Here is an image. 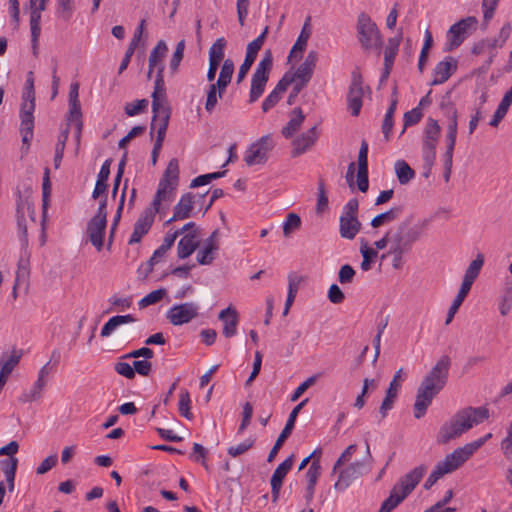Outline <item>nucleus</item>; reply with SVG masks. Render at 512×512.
I'll return each mask as SVG.
<instances>
[{"label": "nucleus", "instance_id": "obj_44", "mask_svg": "<svg viewBox=\"0 0 512 512\" xmlns=\"http://www.w3.org/2000/svg\"><path fill=\"white\" fill-rule=\"evenodd\" d=\"M285 81H280L277 83L276 87L273 91L265 98L262 103L263 112H268L271 108H273L281 99V93L286 91Z\"/></svg>", "mask_w": 512, "mask_h": 512}, {"label": "nucleus", "instance_id": "obj_60", "mask_svg": "<svg viewBox=\"0 0 512 512\" xmlns=\"http://www.w3.org/2000/svg\"><path fill=\"white\" fill-rule=\"evenodd\" d=\"M453 495H454L453 490L449 489L446 492L443 499L438 501L436 504H434L433 506H431L429 509L425 510L424 512H455L456 511L455 508H452V507L444 508V506L451 501V499L453 498Z\"/></svg>", "mask_w": 512, "mask_h": 512}, {"label": "nucleus", "instance_id": "obj_26", "mask_svg": "<svg viewBox=\"0 0 512 512\" xmlns=\"http://www.w3.org/2000/svg\"><path fill=\"white\" fill-rule=\"evenodd\" d=\"M218 319L224 323L222 331L223 335L226 338L233 337L237 332V326L239 323V314L237 310L230 305L220 311Z\"/></svg>", "mask_w": 512, "mask_h": 512}, {"label": "nucleus", "instance_id": "obj_63", "mask_svg": "<svg viewBox=\"0 0 512 512\" xmlns=\"http://www.w3.org/2000/svg\"><path fill=\"white\" fill-rule=\"evenodd\" d=\"M441 132V127L437 120L429 118L424 129L423 138L430 140H438Z\"/></svg>", "mask_w": 512, "mask_h": 512}, {"label": "nucleus", "instance_id": "obj_8", "mask_svg": "<svg viewBox=\"0 0 512 512\" xmlns=\"http://www.w3.org/2000/svg\"><path fill=\"white\" fill-rule=\"evenodd\" d=\"M372 455L369 444H366V458L364 460H356L345 468H340L337 472L338 479L334 483V489L339 492L345 491L354 480L368 473L372 466Z\"/></svg>", "mask_w": 512, "mask_h": 512}, {"label": "nucleus", "instance_id": "obj_7", "mask_svg": "<svg viewBox=\"0 0 512 512\" xmlns=\"http://www.w3.org/2000/svg\"><path fill=\"white\" fill-rule=\"evenodd\" d=\"M441 109L447 117V133H446V151L444 153V173L445 182H449L452 173L453 153L456 144L458 131V112L453 103L442 104Z\"/></svg>", "mask_w": 512, "mask_h": 512}, {"label": "nucleus", "instance_id": "obj_5", "mask_svg": "<svg viewBox=\"0 0 512 512\" xmlns=\"http://www.w3.org/2000/svg\"><path fill=\"white\" fill-rule=\"evenodd\" d=\"M356 36L365 52H373L380 56L383 47L382 34L376 23L365 12H361L357 17Z\"/></svg>", "mask_w": 512, "mask_h": 512}, {"label": "nucleus", "instance_id": "obj_57", "mask_svg": "<svg viewBox=\"0 0 512 512\" xmlns=\"http://www.w3.org/2000/svg\"><path fill=\"white\" fill-rule=\"evenodd\" d=\"M167 51H168V48H167L165 41H163V40L158 41V43L156 44V46L152 49V51L150 53L148 64L160 63L164 59Z\"/></svg>", "mask_w": 512, "mask_h": 512}, {"label": "nucleus", "instance_id": "obj_15", "mask_svg": "<svg viewBox=\"0 0 512 512\" xmlns=\"http://www.w3.org/2000/svg\"><path fill=\"white\" fill-rule=\"evenodd\" d=\"M25 211H27L32 220H34V208L32 201L27 198H22L20 194H18L17 202H16V215H17V226L18 232L20 235V239L22 244L28 245V233H27V225L25 219Z\"/></svg>", "mask_w": 512, "mask_h": 512}, {"label": "nucleus", "instance_id": "obj_55", "mask_svg": "<svg viewBox=\"0 0 512 512\" xmlns=\"http://www.w3.org/2000/svg\"><path fill=\"white\" fill-rule=\"evenodd\" d=\"M30 12V30H31V39L33 43L38 41V38L41 33V13L40 11L33 9L29 10Z\"/></svg>", "mask_w": 512, "mask_h": 512}, {"label": "nucleus", "instance_id": "obj_17", "mask_svg": "<svg viewBox=\"0 0 512 512\" xmlns=\"http://www.w3.org/2000/svg\"><path fill=\"white\" fill-rule=\"evenodd\" d=\"M313 67L314 66H298V68L294 70V66H291V69L284 74L280 81L286 80V88H288L289 85L294 84L295 92L300 93V91L310 81L313 74Z\"/></svg>", "mask_w": 512, "mask_h": 512}, {"label": "nucleus", "instance_id": "obj_46", "mask_svg": "<svg viewBox=\"0 0 512 512\" xmlns=\"http://www.w3.org/2000/svg\"><path fill=\"white\" fill-rule=\"evenodd\" d=\"M470 289L461 285L460 290L458 291V294L454 298L445 320V324L448 325L452 322L455 314L459 310V307L462 305L463 301L465 300L466 296L468 295Z\"/></svg>", "mask_w": 512, "mask_h": 512}, {"label": "nucleus", "instance_id": "obj_34", "mask_svg": "<svg viewBox=\"0 0 512 512\" xmlns=\"http://www.w3.org/2000/svg\"><path fill=\"white\" fill-rule=\"evenodd\" d=\"M306 25H304L300 35L298 36L296 42L292 46V49L288 56V62L289 64L291 61H300L303 57V52L307 46V41L310 37V32L306 31Z\"/></svg>", "mask_w": 512, "mask_h": 512}, {"label": "nucleus", "instance_id": "obj_3", "mask_svg": "<svg viewBox=\"0 0 512 512\" xmlns=\"http://www.w3.org/2000/svg\"><path fill=\"white\" fill-rule=\"evenodd\" d=\"M488 418L489 410L486 407H466L461 409L440 427L437 442L439 444H447L452 439L458 438L470 430L474 425H478Z\"/></svg>", "mask_w": 512, "mask_h": 512}, {"label": "nucleus", "instance_id": "obj_11", "mask_svg": "<svg viewBox=\"0 0 512 512\" xmlns=\"http://www.w3.org/2000/svg\"><path fill=\"white\" fill-rule=\"evenodd\" d=\"M274 148V142L270 135L262 136L252 143L247 149L244 161L247 166L264 164L268 159V153Z\"/></svg>", "mask_w": 512, "mask_h": 512}, {"label": "nucleus", "instance_id": "obj_29", "mask_svg": "<svg viewBox=\"0 0 512 512\" xmlns=\"http://www.w3.org/2000/svg\"><path fill=\"white\" fill-rule=\"evenodd\" d=\"M362 224L358 217L340 216L339 233L344 239L352 240L361 230Z\"/></svg>", "mask_w": 512, "mask_h": 512}, {"label": "nucleus", "instance_id": "obj_49", "mask_svg": "<svg viewBox=\"0 0 512 512\" xmlns=\"http://www.w3.org/2000/svg\"><path fill=\"white\" fill-rule=\"evenodd\" d=\"M512 104V97L507 94L504 95L500 104L498 105L489 125L492 127H497L501 120L505 117L508 112L510 105Z\"/></svg>", "mask_w": 512, "mask_h": 512}, {"label": "nucleus", "instance_id": "obj_24", "mask_svg": "<svg viewBox=\"0 0 512 512\" xmlns=\"http://www.w3.org/2000/svg\"><path fill=\"white\" fill-rule=\"evenodd\" d=\"M195 195L188 192L181 196L179 202L174 206L173 216L166 221L165 224H170L174 221L184 220L191 216L193 205L195 203Z\"/></svg>", "mask_w": 512, "mask_h": 512}, {"label": "nucleus", "instance_id": "obj_58", "mask_svg": "<svg viewBox=\"0 0 512 512\" xmlns=\"http://www.w3.org/2000/svg\"><path fill=\"white\" fill-rule=\"evenodd\" d=\"M167 290L165 288H160L157 290H154L150 293H148L145 297H143L139 301V306L141 308H145L149 305L155 304L163 299V297L166 295Z\"/></svg>", "mask_w": 512, "mask_h": 512}, {"label": "nucleus", "instance_id": "obj_35", "mask_svg": "<svg viewBox=\"0 0 512 512\" xmlns=\"http://www.w3.org/2000/svg\"><path fill=\"white\" fill-rule=\"evenodd\" d=\"M397 104H398L397 87H394L392 96H391V103L386 111V114L384 116V120L382 123V132H383L386 140H389V136H390L391 130L393 128V124H394L393 117H394V113L397 108Z\"/></svg>", "mask_w": 512, "mask_h": 512}, {"label": "nucleus", "instance_id": "obj_9", "mask_svg": "<svg viewBox=\"0 0 512 512\" xmlns=\"http://www.w3.org/2000/svg\"><path fill=\"white\" fill-rule=\"evenodd\" d=\"M478 20L474 16L462 18L446 32V41L443 45V52H451L458 47L477 29Z\"/></svg>", "mask_w": 512, "mask_h": 512}, {"label": "nucleus", "instance_id": "obj_23", "mask_svg": "<svg viewBox=\"0 0 512 512\" xmlns=\"http://www.w3.org/2000/svg\"><path fill=\"white\" fill-rule=\"evenodd\" d=\"M318 139L317 126L311 127L307 132L296 137L293 142L292 157H298L310 149Z\"/></svg>", "mask_w": 512, "mask_h": 512}, {"label": "nucleus", "instance_id": "obj_4", "mask_svg": "<svg viewBox=\"0 0 512 512\" xmlns=\"http://www.w3.org/2000/svg\"><path fill=\"white\" fill-rule=\"evenodd\" d=\"M488 418L489 410L486 407H466L461 409L440 427L437 442L439 444H447L452 439L458 438L470 430L474 425H478Z\"/></svg>", "mask_w": 512, "mask_h": 512}, {"label": "nucleus", "instance_id": "obj_36", "mask_svg": "<svg viewBox=\"0 0 512 512\" xmlns=\"http://www.w3.org/2000/svg\"><path fill=\"white\" fill-rule=\"evenodd\" d=\"M402 213H403L402 206H394V207L390 208L389 210L373 217L370 224L373 228H379L384 224H388V223H391V222L397 220L401 216Z\"/></svg>", "mask_w": 512, "mask_h": 512}, {"label": "nucleus", "instance_id": "obj_64", "mask_svg": "<svg viewBox=\"0 0 512 512\" xmlns=\"http://www.w3.org/2000/svg\"><path fill=\"white\" fill-rule=\"evenodd\" d=\"M218 250V247H213L211 244H205L202 251L197 254V261L201 265H209L214 260V252Z\"/></svg>", "mask_w": 512, "mask_h": 512}, {"label": "nucleus", "instance_id": "obj_54", "mask_svg": "<svg viewBox=\"0 0 512 512\" xmlns=\"http://www.w3.org/2000/svg\"><path fill=\"white\" fill-rule=\"evenodd\" d=\"M68 135H69V127H67L65 130H63L58 137V142L55 147V155H54L55 169H58L61 165V161L63 158L64 149H65L66 141L68 139Z\"/></svg>", "mask_w": 512, "mask_h": 512}, {"label": "nucleus", "instance_id": "obj_43", "mask_svg": "<svg viewBox=\"0 0 512 512\" xmlns=\"http://www.w3.org/2000/svg\"><path fill=\"white\" fill-rule=\"evenodd\" d=\"M394 167L401 185L408 184L415 177V171L404 160L396 161Z\"/></svg>", "mask_w": 512, "mask_h": 512}, {"label": "nucleus", "instance_id": "obj_18", "mask_svg": "<svg viewBox=\"0 0 512 512\" xmlns=\"http://www.w3.org/2000/svg\"><path fill=\"white\" fill-rule=\"evenodd\" d=\"M35 102H22L20 109V133L24 144L30 143L33 138Z\"/></svg>", "mask_w": 512, "mask_h": 512}, {"label": "nucleus", "instance_id": "obj_61", "mask_svg": "<svg viewBox=\"0 0 512 512\" xmlns=\"http://www.w3.org/2000/svg\"><path fill=\"white\" fill-rule=\"evenodd\" d=\"M422 117L423 113L420 107H416L410 111L405 112L403 117L404 127L401 131V134L404 133L407 127L417 124Z\"/></svg>", "mask_w": 512, "mask_h": 512}, {"label": "nucleus", "instance_id": "obj_62", "mask_svg": "<svg viewBox=\"0 0 512 512\" xmlns=\"http://www.w3.org/2000/svg\"><path fill=\"white\" fill-rule=\"evenodd\" d=\"M320 475H321L320 462H319V460H313L306 472V475H305L306 479H307V485L316 486Z\"/></svg>", "mask_w": 512, "mask_h": 512}, {"label": "nucleus", "instance_id": "obj_37", "mask_svg": "<svg viewBox=\"0 0 512 512\" xmlns=\"http://www.w3.org/2000/svg\"><path fill=\"white\" fill-rule=\"evenodd\" d=\"M136 319L132 314L116 315L111 317L102 327L100 335L106 338L112 334V332L120 325L135 322Z\"/></svg>", "mask_w": 512, "mask_h": 512}, {"label": "nucleus", "instance_id": "obj_12", "mask_svg": "<svg viewBox=\"0 0 512 512\" xmlns=\"http://www.w3.org/2000/svg\"><path fill=\"white\" fill-rule=\"evenodd\" d=\"M160 205H155L152 200L151 205L147 207L139 216L134 224L133 232L128 241L130 245L139 243L152 227L155 215L159 212Z\"/></svg>", "mask_w": 512, "mask_h": 512}, {"label": "nucleus", "instance_id": "obj_42", "mask_svg": "<svg viewBox=\"0 0 512 512\" xmlns=\"http://www.w3.org/2000/svg\"><path fill=\"white\" fill-rule=\"evenodd\" d=\"M51 181H50V169L46 167L43 173V181H42V215L43 220L46 218L47 210L50 204V196H51Z\"/></svg>", "mask_w": 512, "mask_h": 512}, {"label": "nucleus", "instance_id": "obj_13", "mask_svg": "<svg viewBox=\"0 0 512 512\" xmlns=\"http://www.w3.org/2000/svg\"><path fill=\"white\" fill-rule=\"evenodd\" d=\"M364 89L362 75L358 69H355L351 75V83L347 94V106L352 116H358L361 111Z\"/></svg>", "mask_w": 512, "mask_h": 512}, {"label": "nucleus", "instance_id": "obj_22", "mask_svg": "<svg viewBox=\"0 0 512 512\" xmlns=\"http://www.w3.org/2000/svg\"><path fill=\"white\" fill-rule=\"evenodd\" d=\"M272 66H258L252 76L249 102L257 101L263 94Z\"/></svg>", "mask_w": 512, "mask_h": 512}, {"label": "nucleus", "instance_id": "obj_20", "mask_svg": "<svg viewBox=\"0 0 512 512\" xmlns=\"http://www.w3.org/2000/svg\"><path fill=\"white\" fill-rule=\"evenodd\" d=\"M106 227L107 219L92 217L87 223L88 239L97 251H101L103 248Z\"/></svg>", "mask_w": 512, "mask_h": 512}, {"label": "nucleus", "instance_id": "obj_41", "mask_svg": "<svg viewBox=\"0 0 512 512\" xmlns=\"http://www.w3.org/2000/svg\"><path fill=\"white\" fill-rule=\"evenodd\" d=\"M402 41V32L395 37L389 38L388 42L383 50L384 64H393L397 55L399 45Z\"/></svg>", "mask_w": 512, "mask_h": 512}, {"label": "nucleus", "instance_id": "obj_52", "mask_svg": "<svg viewBox=\"0 0 512 512\" xmlns=\"http://www.w3.org/2000/svg\"><path fill=\"white\" fill-rule=\"evenodd\" d=\"M191 399L187 389H182L179 394L178 411L180 415L188 420L193 419L190 411Z\"/></svg>", "mask_w": 512, "mask_h": 512}, {"label": "nucleus", "instance_id": "obj_28", "mask_svg": "<svg viewBox=\"0 0 512 512\" xmlns=\"http://www.w3.org/2000/svg\"><path fill=\"white\" fill-rule=\"evenodd\" d=\"M464 462H466L465 457H463L457 448L452 453L447 454L444 460L438 462L435 469L440 471L444 476L445 474L457 470Z\"/></svg>", "mask_w": 512, "mask_h": 512}, {"label": "nucleus", "instance_id": "obj_45", "mask_svg": "<svg viewBox=\"0 0 512 512\" xmlns=\"http://www.w3.org/2000/svg\"><path fill=\"white\" fill-rule=\"evenodd\" d=\"M18 465V459L15 457L7 458L1 461V466L4 470V474L8 483L10 491L14 489V480Z\"/></svg>", "mask_w": 512, "mask_h": 512}, {"label": "nucleus", "instance_id": "obj_19", "mask_svg": "<svg viewBox=\"0 0 512 512\" xmlns=\"http://www.w3.org/2000/svg\"><path fill=\"white\" fill-rule=\"evenodd\" d=\"M426 471L427 467L425 465H419L409 471L407 474L400 477L394 486L403 494H405L406 497H408V495L411 494L415 487L419 484Z\"/></svg>", "mask_w": 512, "mask_h": 512}, {"label": "nucleus", "instance_id": "obj_59", "mask_svg": "<svg viewBox=\"0 0 512 512\" xmlns=\"http://www.w3.org/2000/svg\"><path fill=\"white\" fill-rule=\"evenodd\" d=\"M360 252L363 257L361 262V269L363 271H368L371 269V263L373 262L374 258L377 257V251L373 248L367 247V244L364 243L360 248Z\"/></svg>", "mask_w": 512, "mask_h": 512}, {"label": "nucleus", "instance_id": "obj_2", "mask_svg": "<svg viewBox=\"0 0 512 512\" xmlns=\"http://www.w3.org/2000/svg\"><path fill=\"white\" fill-rule=\"evenodd\" d=\"M155 67H157L158 69L154 83V91L152 93L153 117L151 121L150 134L152 135L153 130L157 129V137L154 142L153 150L160 151L168 128L171 109L168 105L164 103L166 97L165 83L163 78L165 66H149L148 77H151V74Z\"/></svg>", "mask_w": 512, "mask_h": 512}, {"label": "nucleus", "instance_id": "obj_30", "mask_svg": "<svg viewBox=\"0 0 512 512\" xmlns=\"http://www.w3.org/2000/svg\"><path fill=\"white\" fill-rule=\"evenodd\" d=\"M198 230H193L186 233L179 241L177 247V255L180 259L189 257L198 247L197 237Z\"/></svg>", "mask_w": 512, "mask_h": 512}, {"label": "nucleus", "instance_id": "obj_53", "mask_svg": "<svg viewBox=\"0 0 512 512\" xmlns=\"http://www.w3.org/2000/svg\"><path fill=\"white\" fill-rule=\"evenodd\" d=\"M457 66H437L430 85H439L447 81L455 73Z\"/></svg>", "mask_w": 512, "mask_h": 512}, {"label": "nucleus", "instance_id": "obj_50", "mask_svg": "<svg viewBox=\"0 0 512 512\" xmlns=\"http://www.w3.org/2000/svg\"><path fill=\"white\" fill-rule=\"evenodd\" d=\"M22 357V351L13 350L12 354L7 358H2L0 362V372L9 376L14 368L18 365Z\"/></svg>", "mask_w": 512, "mask_h": 512}, {"label": "nucleus", "instance_id": "obj_47", "mask_svg": "<svg viewBox=\"0 0 512 512\" xmlns=\"http://www.w3.org/2000/svg\"><path fill=\"white\" fill-rule=\"evenodd\" d=\"M226 40L223 37L218 38L209 49V64H220L224 58V49Z\"/></svg>", "mask_w": 512, "mask_h": 512}, {"label": "nucleus", "instance_id": "obj_6", "mask_svg": "<svg viewBox=\"0 0 512 512\" xmlns=\"http://www.w3.org/2000/svg\"><path fill=\"white\" fill-rule=\"evenodd\" d=\"M388 231L391 239L389 250H398V252L404 251L409 253L422 235V227L412 225L408 220L400 222Z\"/></svg>", "mask_w": 512, "mask_h": 512}, {"label": "nucleus", "instance_id": "obj_32", "mask_svg": "<svg viewBox=\"0 0 512 512\" xmlns=\"http://www.w3.org/2000/svg\"><path fill=\"white\" fill-rule=\"evenodd\" d=\"M305 120V115L300 107H296L291 112V118L288 123L282 128V135L285 138L292 137L301 127Z\"/></svg>", "mask_w": 512, "mask_h": 512}, {"label": "nucleus", "instance_id": "obj_48", "mask_svg": "<svg viewBox=\"0 0 512 512\" xmlns=\"http://www.w3.org/2000/svg\"><path fill=\"white\" fill-rule=\"evenodd\" d=\"M29 276V253L25 251L18 260L16 282L13 288L14 297H16V286L20 280H26Z\"/></svg>", "mask_w": 512, "mask_h": 512}, {"label": "nucleus", "instance_id": "obj_33", "mask_svg": "<svg viewBox=\"0 0 512 512\" xmlns=\"http://www.w3.org/2000/svg\"><path fill=\"white\" fill-rule=\"evenodd\" d=\"M483 264L484 257L482 254H478L477 257L469 264L468 268L466 269L461 285L471 289L474 281L480 274Z\"/></svg>", "mask_w": 512, "mask_h": 512}, {"label": "nucleus", "instance_id": "obj_25", "mask_svg": "<svg viewBox=\"0 0 512 512\" xmlns=\"http://www.w3.org/2000/svg\"><path fill=\"white\" fill-rule=\"evenodd\" d=\"M471 53L476 56H484V64H491L495 61L498 53V40L483 39L473 45Z\"/></svg>", "mask_w": 512, "mask_h": 512}, {"label": "nucleus", "instance_id": "obj_14", "mask_svg": "<svg viewBox=\"0 0 512 512\" xmlns=\"http://www.w3.org/2000/svg\"><path fill=\"white\" fill-rule=\"evenodd\" d=\"M199 306L194 302H186L172 306L166 314V318L174 326L189 323L198 316Z\"/></svg>", "mask_w": 512, "mask_h": 512}, {"label": "nucleus", "instance_id": "obj_10", "mask_svg": "<svg viewBox=\"0 0 512 512\" xmlns=\"http://www.w3.org/2000/svg\"><path fill=\"white\" fill-rule=\"evenodd\" d=\"M179 183V163L176 158H172L159 181L158 189L153 198L155 205H161L162 201L170 200L174 190Z\"/></svg>", "mask_w": 512, "mask_h": 512}, {"label": "nucleus", "instance_id": "obj_21", "mask_svg": "<svg viewBox=\"0 0 512 512\" xmlns=\"http://www.w3.org/2000/svg\"><path fill=\"white\" fill-rule=\"evenodd\" d=\"M294 462V455L287 457L282 463H280L272 474L270 484L272 501L276 502L279 498V493L283 484V480L291 470Z\"/></svg>", "mask_w": 512, "mask_h": 512}, {"label": "nucleus", "instance_id": "obj_1", "mask_svg": "<svg viewBox=\"0 0 512 512\" xmlns=\"http://www.w3.org/2000/svg\"><path fill=\"white\" fill-rule=\"evenodd\" d=\"M451 367V358L442 355L418 387L414 403V417L422 418L434 397L446 386Z\"/></svg>", "mask_w": 512, "mask_h": 512}, {"label": "nucleus", "instance_id": "obj_16", "mask_svg": "<svg viewBox=\"0 0 512 512\" xmlns=\"http://www.w3.org/2000/svg\"><path fill=\"white\" fill-rule=\"evenodd\" d=\"M307 402H308V399H304L303 401H301L298 405H296L292 409V411L288 417V420L285 424V427L283 428V430L280 433V435L278 436L274 446L272 447V449L269 452V455L267 458L268 462H272L275 459V457L278 454L279 450L281 449L282 445L284 444L286 439L291 435L292 430L295 426L296 418H297L300 410L306 405Z\"/></svg>", "mask_w": 512, "mask_h": 512}, {"label": "nucleus", "instance_id": "obj_31", "mask_svg": "<svg viewBox=\"0 0 512 512\" xmlns=\"http://www.w3.org/2000/svg\"><path fill=\"white\" fill-rule=\"evenodd\" d=\"M438 140H430L423 138L422 141V158L424 162L425 177H428L436 159V146Z\"/></svg>", "mask_w": 512, "mask_h": 512}, {"label": "nucleus", "instance_id": "obj_56", "mask_svg": "<svg viewBox=\"0 0 512 512\" xmlns=\"http://www.w3.org/2000/svg\"><path fill=\"white\" fill-rule=\"evenodd\" d=\"M234 72V66H221V71L216 82V87L219 90V95L225 90L228 84L231 82V78Z\"/></svg>", "mask_w": 512, "mask_h": 512}, {"label": "nucleus", "instance_id": "obj_40", "mask_svg": "<svg viewBox=\"0 0 512 512\" xmlns=\"http://www.w3.org/2000/svg\"><path fill=\"white\" fill-rule=\"evenodd\" d=\"M145 24H146V20L145 19H142L138 25V27L136 28L135 32H134V35L130 41V44L126 50V53L121 61L120 64H129L130 61H131V56L134 54V51L135 49L137 48L140 40H141V37H142V34H143V31H144V28H145Z\"/></svg>", "mask_w": 512, "mask_h": 512}, {"label": "nucleus", "instance_id": "obj_27", "mask_svg": "<svg viewBox=\"0 0 512 512\" xmlns=\"http://www.w3.org/2000/svg\"><path fill=\"white\" fill-rule=\"evenodd\" d=\"M403 369L400 368L394 375L392 381L389 384V387L386 391V396L380 406L379 412L382 416V418H385L387 416V412L392 409L394 400L397 397L398 390L400 388V384L398 383L399 379L401 378Z\"/></svg>", "mask_w": 512, "mask_h": 512}, {"label": "nucleus", "instance_id": "obj_51", "mask_svg": "<svg viewBox=\"0 0 512 512\" xmlns=\"http://www.w3.org/2000/svg\"><path fill=\"white\" fill-rule=\"evenodd\" d=\"M45 385V380L37 379L31 390L22 393V395L19 397V401L26 403L38 400L42 395V391Z\"/></svg>", "mask_w": 512, "mask_h": 512}, {"label": "nucleus", "instance_id": "obj_38", "mask_svg": "<svg viewBox=\"0 0 512 512\" xmlns=\"http://www.w3.org/2000/svg\"><path fill=\"white\" fill-rule=\"evenodd\" d=\"M268 33V27L264 29V31L253 41H251L247 46L246 56L244 62L242 64H253L256 60L257 54L261 49L264 40L266 38V34Z\"/></svg>", "mask_w": 512, "mask_h": 512}, {"label": "nucleus", "instance_id": "obj_39", "mask_svg": "<svg viewBox=\"0 0 512 512\" xmlns=\"http://www.w3.org/2000/svg\"><path fill=\"white\" fill-rule=\"evenodd\" d=\"M407 497L395 486L390 491L389 496L383 501L379 512H392Z\"/></svg>", "mask_w": 512, "mask_h": 512}]
</instances>
